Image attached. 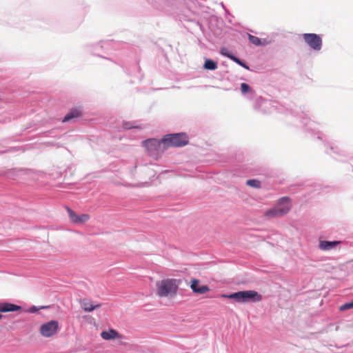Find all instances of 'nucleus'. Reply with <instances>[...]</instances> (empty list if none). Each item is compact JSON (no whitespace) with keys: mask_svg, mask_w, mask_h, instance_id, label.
Wrapping results in <instances>:
<instances>
[{"mask_svg":"<svg viewBox=\"0 0 353 353\" xmlns=\"http://www.w3.org/2000/svg\"><path fill=\"white\" fill-rule=\"evenodd\" d=\"M81 307H83V309L85 312H90L93 311L94 309L100 307V304L93 305L91 301L85 300V299L83 300L81 302Z\"/></svg>","mask_w":353,"mask_h":353,"instance_id":"nucleus-13","label":"nucleus"},{"mask_svg":"<svg viewBox=\"0 0 353 353\" xmlns=\"http://www.w3.org/2000/svg\"><path fill=\"white\" fill-rule=\"evenodd\" d=\"M241 90L243 94L248 92L250 91V87L248 84L245 83H242L241 84Z\"/></svg>","mask_w":353,"mask_h":353,"instance_id":"nucleus-21","label":"nucleus"},{"mask_svg":"<svg viewBox=\"0 0 353 353\" xmlns=\"http://www.w3.org/2000/svg\"><path fill=\"white\" fill-rule=\"evenodd\" d=\"M230 59L232 61H234V62H236V63H238L239 65L248 69V67L245 64L243 63L240 59H239L237 57H236L235 56H231L230 57Z\"/></svg>","mask_w":353,"mask_h":353,"instance_id":"nucleus-20","label":"nucleus"},{"mask_svg":"<svg viewBox=\"0 0 353 353\" xmlns=\"http://www.w3.org/2000/svg\"><path fill=\"white\" fill-rule=\"evenodd\" d=\"M59 330V323L57 321L52 320L43 324L39 329L40 334L46 338L55 335Z\"/></svg>","mask_w":353,"mask_h":353,"instance_id":"nucleus-5","label":"nucleus"},{"mask_svg":"<svg viewBox=\"0 0 353 353\" xmlns=\"http://www.w3.org/2000/svg\"><path fill=\"white\" fill-rule=\"evenodd\" d=\"M276 207L281 216L285 215L291 208L290 199L288 197H283L276 205Z\"/></svg>","mask_w":353,"mask_h":353,"instance_id":"nucleus-8","label":"nucleus"},{"mask_svg":"<svg viewBox=\"0 0 353 353\" xmlns=\"http://www.w3.org/2000/svg\"><path fill=\"white\" fill-rule=\"evenodd\" d=\"M2 318V315L0 314V320Z\"/></svg>","mask_w":353,"mask_h":353,"instance_id":"nucleus-24","label":"nucleus"},{"mask_svg":"<svg viewBox=\"0 0 353 353\" xmlns=\"http://www.w3.org/2000/svg\"><path fill=\"white\" fill-rule=\"evenodd\" d=\"M303 37L305 43L313 50L319 51L321 49L322 39L316 34L305 33Z\"/></svg>","mask_w":353,"mask_h":353,"instance_id":"nucleus-6","label":"nucleus"},{"mask_svg":"<svg viewBox=\"0 0 353 353\" xmlns=\"http://www.w3.org/2000/svg\"><path fill=\"white\" fill-rule=\"evenodd\" d=\"M246 185L252 188H261V181L257 179H250L246 181Z\"/></svg>","mask_w":353,"mask_h":353,"instance_id":"nucleus-18","label":"nucleus"},{"mask_svg":"<svg viewBox=\"0 0 353 353\" xmlns=\"http://www.w3.org/2000/svg\"><path fill=\"white\" fill-rule=\"evenodd\" d=\"M352 308H353V301L350 302V303H346L341 305L339 307V310L345 311V310L352 309Z\"/></svg>","mask_w":353,"mask_h":353,"instance_id":"nucleus-19","label":"nucleus"},{"mask_svg":"<svg viewBox=\"0 0 353 353\" xmlns=\"http://www.w3.org/2000/svg\"><path fill=\"white\" fill-rule=\"evenodd\" d=\"M101 336L104 340H112L122 338L121 335L117 331L113 329L101 332Z\"/></svg>","mask_w":353,"mask_h":353,"instance_id":"nucleus-10","label":"nucleus"},{"mask_svg":"<svg viewBox=\"0 0 353 353\" xmlns=\"http://www.w3.org/2000/svg\"><path fill=\"white\" fill-rule=\"evenodd\" d=\"M21 310V307L10 303H0V312H15Z\"/></svg>","mask_w":353,"mask_h":353,"instance_id":"nucleus-11","label":"nucleus"},{"mask_svg":"<svg viewBox=\"0 0 353 353\" xmlns=\"http://www.w3.org/2000/svg\"><path fill=\"white\" fill-rule=\"evenodd\" d=\"M217 68V64L216 62L213 61L212 60H207L205 61V63H204V68L207 69V70H214L215 69H216Z\"/></svg>","mask_w":353,"mask_h":353,"instance_id":"nucleus-17","label":"nucleus"},{"mask_svg":"<svg viewBox=\"0 0 353 353\" xmlns=\"http://www.w3.org/2000/svg\"><path fill=\"white\" fill-rule=\"evenodd\" d=\"M248 38H249L250 41L252 44L257 46H265L267 43L265 40L261 41V39H259V37L253 36L252 34H249Z\"/></svg>","mask_w":353,"mask_h":353,"instance_id":"nucleus-16","label":"nucleus"},{"mask_svg":"<svg viewBox=\"0 0 353 353\" xmlns=\"http://www.w3.org/2000/svg\"><path fill=\"white\" fill-rule=\"evenodd\" d=\"M221 54L225 57H227L230 58V57L233 56L232 54H230L228 51V50L225 48H223L221 50Z\"/></svg>","mask_w":353,"mask_h":353,"instance_id":"nucleus-22","label":"nucleus"},{"mask_svg":"<svg viewBox=\"0 0 353 353\" xmlns=\"http://www.w3.org/2000/svg\"><path fill=\"white\" fill-rule=\"evenodd\" d=\"M199 281L198 279H192L190 282V288L196 294H203L210 291V288L207 285L199 286Z\"/></svg>","mask_w":353,"mask_h":353,"instance_id":"nucleus-9","label":"nucleus"},{"mask_svg":"<svg viewBox=\"0 0 353 353\" xmlns=\"http://www.w3.org/2000/svg\"><path fill=\"white\" fill-rule=\"evenodd\" d=\"M178 284L176 279H163L157 283V294L160 297L172 296L178 290Z\"/></svg>","mask_w":353,"mask_h":353,"instance_id":"nucleus-1","label":"nucleus"},{"mask_svg":"<svg viewBox=\"0 0 353 353\" xmlns=\"http://www.w3.org/2000/svg\"><path fill=\"white\" fill-rule=\"evenodd\" d=\"M67 212L71 222L73 223L83 224L90 219V215L88 214H77L69 208H67Z\"/></svg>","mask_w":353,"mask_h":353,"instance_id":"nucleus-7","label":"nucleus"},{"mask_svg":"<svg viewBox=\"0 0 353 353\" xmlns=\"http://www.w3.org/2000/svg\"><path fill=\"white\" fill-rule=\"evenodd\" d=\"M341 241H320L319 242V248L322 250H330L336 247V245H339Z\"/></svg>","mask_w":353,"mask_h":353,"instance_id":"nucleus-12","label":"nucleus"},{"mask_svg":"<svg viewBox=\"0 0 353 353\" xmlns=\"http://www.w3.org/2000/svg\"><path fill=\"white\" fill-rule=\"evenodd\" d=\"M222 296L240 303L259 302L263 298L261 294L254 290L239 291L230 294H223Z\"/></svg>","mask_w":353,"mask_h":353,"instance_id":"nucleus-2","label":"nucleus"},{"mask_svg":"<svg viewBox=\"0 0 353 353\" xmlns=\"http://www.w3.org/2000/svg\"><path fill=\"white\" fill-rule=\"evenodd\" d=\"M163 141L165 150L169 147H182L188 143V137L184 133L167 134L163 138Z\"/></svg>","mask_w":353,"mask_h":353,"instance_id":"nucleus-3","label":"nucleus"},{"mask_svg":"<svg viewBox=\"0 0 353 353\" xmlns=\"http://www.w3.org/2000/svg\"><path fill=\"white\" fill-rule=\"evenodd\" d=\"M80 116H81V112L79 110L72 109L65 116L63 121L67 122L72 119L78 118Z\"/></svg>","mask_w":353,"mask_h":353,"instance_id":"nucleus-14","label":"nucleus"},{"mask_svg":"<svg viewBox=\"0 0 353 353\" xmlns=\"http://www.w3.org/2000/svg\"><path fill=\"white\" fill-rule=\"evenodd\" d=\"M142 145L145 148L150 156H156L165 150V143L161 140L148 139L142 142Z\"/></svg>","mask_w":353,"mask_h":353,"instance_id":"nucleus-4","label":"nucleus"},{"mask_svg":"<svg viewBox=\"0 0 353 353\" xmlns=\"http://www.w3.org/2000/svg\"><path fill=\"white\" fill-rule=\"evenodd\" d=\"M265 216L268 219L281 216L276 205L273 208L267 210L265 212Z\"/></svg>","mask_w":353,"mask_h":353,"instance_id":"nucleus-15","label":"nucleus"},{"mask_svg":"<svg viewBox=\"0 0 353 353\" xmlns=\"http://www.w3.org/2000/svg\"><path fill=\"white\" fill-rule=\"evenodd\" d=\"M125 128H128V129H130L132 128V126H130V125H127L126 124L125 125Z\"/></svg>","mask_w":353,"mask_h":353,"instance_id":"nucleus-23","label":"nucleus"}]
</instances>
